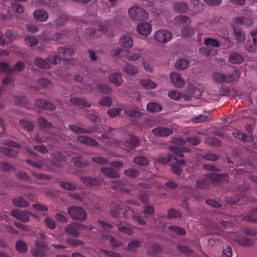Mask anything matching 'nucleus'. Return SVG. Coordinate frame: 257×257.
Returning a JSON list of instances; mask_svg holds the SVG:
<instances>
[{"label": "nucleus", "mask_w": 257, "mask_h": 257, "mask_svg": "<svg viewBox=\"0 0 257 257\" xmlns=\"http://www.w3.org/2000/svg\"><path fill=\"white\" fill-rule=\"evenodd\" d=\"M153 133L159 137H167L173 133V130H152Z\"/></svg>", "instance_id": "39"}, {"label": "nucleus", "mask_w": 257, "mask_h": 257, "mask_svg": "<svg viewBox=\"0 0 257 257\" xmlns=\"http://www.w3.org/2000/svg\"><path fill=\"white\" fill-rule=\"evenodd\" d=\"M126 182L123 180H118L116 182L115 184L112 186L113 189H115L120 191L122 193L130 192V190L127 188H125Z\"/></svg>", "instance_id": "25"}, {"label": "nucleus", "mask_w": 257, "mask_h": 257, "mask_svg": "<svg viewBox=\"0 0 257 257\" xmlns=\"http://www.w3.org/2000/svg\"><path fill=\"white\" fill-rule=\"evenodd\" d=\"M32 254L33 255V256L35 257H46L47 256V252L38 249V248H33L30 250Z\"/></svg>", "instance_id": "60"}, {"label": "nucleus", "mask_w": 257, "mask_h": 257, "mask_svg": "<svg viewBox=\"0 0 257 257\" xmlns=\"http://www.w3.org/2000/svg\"><path fill=\"white\" fill-rule=\"evenodd\" d=\"M140 145V140L136 136L130 135L127 139L123 142V148L128 151L131 152Z\"/></svg>", "instance_id": "6"}, {"label": "nucleus", "mask_w": 257, "mask_h": 257, "mask_svg": "<svg viewBox=\"0 0 257 257\" xmlns=\"http://www.w3.org/2000/svg\"><path fill=\"white\" fill-rule=\"evenodd\" d=\"M235 40L238 43H243L246 39L245 33L239 27L232 26Z\"/></svg>", "instance_id": "13"}, {"label": "nucleus", "mask_w": 257, "mask_h": 257, "mask_svg": "<svg viewBox=\"0 0 257 257\" xmlns=\"http://www.w3.org/2000/svg\"><path fill=\"white\" fill-rule=\"evenodd\" d=\"M0 72L5 74H12L13 71L9 63L2 61L0 62Z\"/></svg>", "instance_id": "42"}, {"label": "nucleus", "mask_w": 257, "mask_h": 257, "mask_svg": "<svg viewBox=\"0 0 257 257\" xmlns=\"http://www.w3.org/2000/svg\"><path fill=\"white\" fill-rule=\"evenodd\" d=\"M66 242L70 245L74 247L81 246L84 245V243L83 241L74 238H68Z\"/></svg>", "instance_id": "57"}, {"label": "nucleus", "mask_w": 257, "mask_h": 257, "mask_svg": "<svg viewBox=\"0 0 257 257\" xmlns=\"http://www.w3.org/2000/svg\"><path fill=\"white\" fill-rule=\"evenodd\" d=\"M124 174L128 177L136 178L140 175V172L136 169L130 168L123 172Z\"/></svg>", "instance_id": "48"}, {"label": "nucleus", "mask_w": 257, "mask_h": 257, "mask_svg": "<svg viewBox=\"0 0 257 257\" xmlns=\"http://www.w3.org/2000/svg\"><path fill=\"white\" fill-rule=\"evenodd\" d=\"M177 249L180 252L185 254L187 256L193 253V251L186 245H178L177 246Z\"/></svg>", "instance_id": "55"}, {"label": "nucleus", "mask_w": 257, "mask_h": 257, "mask_svg": "<svg viewBox=\"0 0 257 257\" xmlns=\"http://www.w3.org/2000/svg\"><path fill=\"white\" fill-rule=\"evenodd\" d=\"M58 53L63 56H72L75 53V50L71 46L70 47H61L58 48Z\"/></svg>", "instance_id": "29"}, {"label": "nucleus", "mask_w": 257, "mask_h": 257, "mask_svg": "<svg viewBox=\"0 0 257 257\" xmlns=\"http://www.w3.org/2000/svg\"><path fill=\"white\" fill-rule=\"evenodd\" d=\"M232 134L234 138L241 140L242 141H248V142L253 141L252 137L248 136L246 134L239 131L232 132Z\"/></svg>", "instance_id": "33"}, {"label": "nucleus", "mask_w": 257, "mask_h": 257, "mask_svg": "<svg viewBox=\"0 0 257 257\" xmlns=\"http://www.w3.org/2000/svg\"><path fill=\"white\" fill-rule=\"evenodd\" d=\"M228 60L231 63L239 64L244 61V58L241 54L234 52L229 55Z\"/></svg>", "instance_id": "15"}, {"label": "nucleus", "mask_w": 257, "mask_h": 257, "mask_svg": "<svg viewBox=\"0 0 257 257\" xmlns=\"http://www.w3.org/2000/svg\"><path fill=\"white\" fill-rule=\"evenodd\" d=\"M126 115L135 118L141 117L143 115V113L136 109L125 108L124 111Z\"/></svg>", "instance_id": "41"}, {"label": "nucleus", "mask_w": 257, "mask_h": 257, "mask_svg": "<svg viewBox=\"0 0 257 257\" xmlns=\"http://www.w3.org/2000/svg\"><path fill=\"white\" fill-rule=\"evenodd\" d=\"M91 161L100 165H105L109 163L108 160L103 157H93L91 158Z\"/></svg>", "instance_id": "59"}, {"label": "nucleus", "mask_w": 257, "mask_h": 257, "mask_svg": "<svg viewBox=\"0 0 257 257\" xmlns=\"http://www.w3.org/2000/svg\"><path fill=\"white\" fill-rule=\"evenodd\" d=\"M177 160L176 157L171 154H167L159 157V160L161 163L166 164Z\"/></svg>", "instance_id": "37"}, {"label": "nucleus", "mask_w": 257, "mask_h": 257, "mask_svg": "<svg viewBox=\"0 0 257 257\" xmlns=\"http://www.w3.org/2000/svg\"><path fill=\"white\" fill-rule=\"evenodd\" d=\"M167 229L170 231V235L172 237H175L176 235L184 236L186 234L185 229L175 225L168 226Z\"/></svg>", "instance_id": "11"}, {"label": "nucleus", "mask_w": 257, "mask_h": 257, "mask_svg": "<svg viewBox=\"0 0 257 257\" xmlns=\"http://www.w3.org/2000/svg\"><path fill=\"white\" fill-rule=\"evenodd\" d=\"M175 161V163L171 165V170L174 174L180 175L182 173V167L185 165L186 162L183 160H178L177 159Z\"/></svg>", "instance_id": "14"}, {"label": "nucleus", "mask_w": 257, "mask_h": 257, "mask_svg": "<svg viewBox=\"0 0 257 257\" xmlns=\"http://www.w3.org/2000/svg\"><path fill=\"white\" fill-rule=\"evenodd\" d=\"M173 37L172 33L165 30H160L154 34V38L157 42L165 43L170 41Z\"/></svg>", "instance_id": "5"}, {"label": "nucleus", "mask_w": 257, "mask_h": 257, "mask_svg": "<svg viewBox=\"0 0 257 257\" xmlns=\"http://www.w3.org/2000/svg\"><path fill=\"white\" fill-rule=\"evenodd\" d=\"M141 242L138 239H135L131 242L128 245L127 249L131 251H135L141 245Z\"/></svg>", "instance_id": "51"}, {"label": "nucleus", "mask_w": 257, "mask_h": 257, "mask_svg": "<svg viewBox=\"0 0 257 257\" xmlns=\"http://www.w3.org/2000/svg\"><path fill=\"white\" fill-rule=\"evenodd\" d=\"M137 31L140 35L147 36L151 32L152 26L148 22L140 23L138 25Z\"/></svg>", "instance_id": "12"}, {"label": "nucleus", "mask_w": 257, "mask_h": 257, "mask_svg": "<svg viewBox=\"0 0 257 257\" xmlns=\"http://www.w3.org/2000/svg\"><path fill=\"white\" fill-rule=\"evenodd\" d=\"M123 215L126 218L132 217L141 225H144L146 224L145 220L140 216V215L130 208H128L123 212Z\"/></svg>", "instance_id": "9"}, {"label": "nucleus", "mask_w": 257, "mask_h": 257, "mask_svg": "<svg viewBox=\"0 0 257 257\" xmlns=\"http://www.w3.org/2000/svg\"><path fill=\"white\" fill-rule=\"evenodd\" d=\"M13 204L17 207L26 208L29 206L28 202L22 197H18L13 199Z\"/></svg>", "instance_id": "27"}, {"label": "nucleus", "mask_w": 257, "mask_h": 257, "mask_svg": "<svg viewBox=\"0 0 257 257\" xmlns=\"http://www.w3.org/2000/svg\"><path fill=\"white\" fill-rule=\"evenodd\" d=\"M0 153L7 156L14 158L16 157L18 154V152L14 149L4 147H0Z\"/></svg>", "instance_id": "36"}, {"label": "nucleus", "mask_w": 257, "mask_h": 257, "mask_svg": "<svg viewBox=\"0 0 257 257\" xmlns=\"http://www.w3.org/2000/svg\"><path fill=\"white\" fill-rule=\"evenodd\" d=\"M80 179L83 184L88 187H92V186H100L102 185L103 182L102 180L101 179L90 176H82Z\"/></svg>", "instance_id": "7"}, {"label": "nucleus", "mask_w": 257, "mask_h": 257, "mask_svg": "<svg viewBox=\"0 0 257 257\" xmlns=\"http://www.w3.org/2000/svg\"><path fill=\"white\" fill-rule=\"evenodd\" d=\"M66 160V157L63 155L61 152H58L55 153V159L52 160V165H55L58 167H61L62 165L61 163L64 162Z\"/></svg>", "instance_id": "23"}, {"label": "nucleus", "mask_w": 257, "mask_h": 257, "mask_svg": "<svg viewBox=\"0 0 257 257\" xmlns=\"http://www.w3.org/2000/svg\"><path fill=\"white\" fill-rule=\"evenodd\" d=\"M213 78L215 81V82L219 83H226L225 78L226 75L220 73H215L213 74Z\"/></svg>", "instance_id": "58"}, {"label": "nucleus", "mask_w": 257, "mask_h": 257, "mask_svg": "<svg viewBox=\"0 0 257 257\" xmlns=\"http://www.w3.org/2000/svg\"><path fill=\"white\" fill-rule=\"evenodd\" d=\"M86 228V226L77 222H72L67 224L64 228L65 231L68 234L74 236L78 237L80 234L81 228Z\"/></svg>", "instance_id": "4"}, {"label": "nucleus", "mask_w": 257, "mask_h": 257, "mask_svg": "<svg viewBox=\"0 0 257 257\" xmlns=\"http://www.w3.org/2000/svg\"><path fill=\"white\" fill-rule=\"evenodd\" d=\"M110 213L112 217L115 219H118L120 217V213H121V209L119 205H116L115 208L111 209L110 210Z\"/></svg>", "instance_id": "62"}, {"label": "nucleus", "mask_w": 257, "mask_h": 257, "mask_svg": "<svg viewBox=\"0 0 257 257\" xmlns=\"http://www.w3.org/2000/svg\"><path fill=\"white\" fill-rule=\"evenodd\" d=\"M33 16L36 20L39 22H44L48 18V14L44 10H38L34 11Z\"/></svg>", "instance_id": "21"}, {"label": "nucleus", "mask_w": 257, "mask_h": 257, "mask_svg": "<svg viewBox=\"0 0 257 257\" xmlns=\"http://www.w3.org/2000/svg\"><path fill=\"white\" fill-rule=\"evenodd\" d=\"M38 84L43 87L50 89L53 86L52 82L47 78H42L38 80Z\"/></svg>", "instance_id": "49"}, {"label": "nucleus", "mask_w": 257, "mask_h": 257, "mask_svg": "<svg viewBox=\"0 0 257 257\" xmlns=\"http://www.w3.org/2000/svg\"><path fill=\"white\" fill-rule=\"evenodd\" d=\"M170 150L177 157H184L183 153L190 152V150L184 147H178L174 146L170 147Z\"/></svg>", "instance_id": "19"}, {"label": "nucleus", "mask_w": 257, "mask_h": 257, "mask_svg": "<svg viewBox=\"0 0 257 257\" xmlns=\"http://www.w3.org/2000/svg\"><path fill=\"white\" fill-rule=\"evenodd\" d=\"M204 43L206 46L214 47H219L221 43L216 39L211 38H207L204 39Z\"/></svg>", "instance_id": "43"}, {"label": "nucleus", "mask_w": 257, "mask_h": 257, "mask_svg": "<svg viewBox=\"0 0 257 257\" xmlns=\"http://www.w3.org/2000/svg\"><path fill=\"white\" fill-rule=\"evenodd\" d=\"M70 101L74 105L77 106H82L86 107H90L91 104L86 101L85 99L81 98L73 97L70 99Z\"/></svg>", "instance_id": "32"}, {"label": "nucleus", "mask_w": 257, "mask_h": 257, "mask_svg": "<svg viewBox=\"0 0 257 257\" xmlns=\"http://www.w3.org/2000/svg\"><path fill=\"white\" fill-rule=\"evenodd\" d=\"M120 45L125 48H131L133 46V40L130 35H124L120 39Z\"/></svg>", "instance_id": "26"}, {"label": "nucleus", "mask_w": 257, "mask_h": 257, "mask_svg": "<svg viewBox=\"0 0 257 257\" xmlns=\"http://www.w3.org/2000/svg\"><path fill=\"white\" fill-rule=\"evenodd\" d=\"M62 58L59 55H50L47 58V60L53 64H56L58 63H60Z\"/></svg>", "instance_id": "63"}, {"label": "nucleus", "mask_w": 257, "mask_h": 257, "mask_svg": "<svg viewBox=\"0 0 257 257\" xmlns=\"http://www.w3.org/2000/svg\"><path fill=\"white\" fill-rule=\"evenodd\" d=\"M140 84L146 89H153L157 87L156 82L152 81L149 79H140L139 81Z\"/></svg>", "instance_id": "24"}, {"label": "nucleus", "mask_w": 257, "mask_h": 257, "mask_svg": "<svg viewBox=\"0 0 257 257\" xmlns=\"http://www.w3.org/2000/svg\"><path fill=\"white\" fill-rule=\"evenodd\" d=\"M28 210H21L19 209H14L12 210V215L24 222H27L30 220V217L28 215Z\"/></svg>", "instance_id": "10"}, {"label": "nucleus", "mask_w": 257, "mask_h": 257, "mask_svg": "<svg viewBox=\"0 0 257 257\" xmlns=\"http://www.w3.org/2000/svg\"><path fill=\"white\" fill-rule=\"evenodd\" d=\"M199 52L200 54L208 57L216 55L217 53V51L212 48L201 47L199 49Z\"/></svg>", "instance_id": "38"}, {"label": "nucleus", "mask_w": 257, "mask_h": 257, "mask_svg": "<svg viewBox=\"0 0 257 257\" xmlns=\"http://www.w3.org/2000/svg\"><path fill=\"white\" fill-rule=\"evenodd\" d=\"M100 171L108 178H118L119 177V173L112 168L102 167L100 169Z\"/></svg>", "instance_id": "17"}, {"label": "nucleus", "mask_w": 257, "mask_h": 257, "mask_svg": "<svg viewBox=\"0 0 257 257\" xmlns=\"http://www.w3.org/2000/svg\"><path fill=\"white\" fill-rule=\"evenodd\" d=\"M238 242L240 245L245 246H249L253 244V241L251 239L244 236L238 238Z\"/></svg>", "instance_id": "47"}, {"label": "nucleus", "mask_w": 257, "mask_h": 257, "mask_svg": "<svg viewBox=\"0 0 257 257\" xmlns=\"http://www.w3.org/2000/svg\"><path fill=\"white\" fill-rule=\"evenodd\" d=\"M67 213L74 220L84 221L87 218L85 210L81 207L73 206L67 208Z\"/></svg>", "instance_id": "2"}, {"label": "nucleus", "mask_w": 257, "mask_h": 257, "mask_svg": "<svg viewBox=\"0 0 257 257\" xmlns=\"http://www.w3.org/2000/svg\"><path fill=\"white\" fill-rule=\"evenodd\" d=\"M35 65L41 69H49L50 65L44 59L40 57H36L34 59Z\"/></svg>", "instance_id": "35"}, {"label": "nucleus", "mask_w": 257, "mask_h": 257, "mask_svg": "<svg viewBox=\"0 0 257 257\" xmlns=\"http://www.w3.org/2000/svg\"><path fill=\"white\" fill-rule=\"evenodd\" d=\"M38 122L41 128H49L52 126V123L49 122L43 116L39 117L38 119Z\"/></svg>", "instance_id": "50"}, {"label": "nucleus", "mask_w": 257, "mask_h": 257, "mask_svg": "<svg viewBox=\"0 0 257 257\" xmlns=\"http://www.w3.org/2000/svg\"><path fill=\"white\" fill-rule=\"evenodd\" d=\"M34 104L37 107L50 111L56 109L55 105L50 101L43 99H38L35 100Z\"/></svg>", "instance_id": "8"}, {"label": "nucleus", "mask_w": 257, "mask_h": 257, "mask_svg": "<svg viewBox=\"0 0 257 257\" xmlns=\"http://www.w3.org/2000/svg\"><path fill=\"white\" fill-rule=\"evenodd\" d=\"M59 184L61 188L65 190L73 191L76 189V187L74 185L67 182L60 181Z\"/></svg>", "instance_id": "64"}, {"label": "nucleus", "mask_w": 257, "mask_h": 257, "mask_svg": "<svg viewBox=\"0 0 257 257\" xmlns=\"http://www.w3.org/2000/svg\"><path fill=\"white\" fill-rule=\"evenodd\" d=\"M16 248L18 252L20 253H25L28 250L26 243L22 240H19L17 241L16 243Z\"/></svg>", "instance_id": "40"}, {"label": "nucleus", "mask_w": 257, "mask_h": 257, "mask_svg": "<svg viewBox=\"0 0 257 257\" xmlns=\"http://www.w3.org/2000/svg\"><path fill=\"white\" fill-rule=\"evenodd\" d=\"M181 216L182 213L178 210L174 209V208L169 209L165 215L160 216L161 218L166 217L168 219H176Z\"/></svg>", "instance_id": "20"}, {"label": "nucleus", "mask_w": 257, "mask_h": 257, "mask_svg": "<svg viewBox=\"0 0 257 257\" xmlns=\"http://www.w3.org/2000/svg\"><path fill=\"white\" fill-rule=\"evenodd\" d=\"M121 111V109L119 107H113L109 109L107 111V113L109 117L114 118L119 115Z\"/></svg>", "instance_id": "54"}, {"label": "nucleus", "mask_w": 257, "mask_h": 257, "mask_svg": "<svg viewBox=\"0 0 257 257\" xmlns=\"http://www.w3.org/2000/svg\"><path fill=\"white\" fill-rule=\"evenodd\" d=\"M163 109L162 106L155 102H149L147 105V110L150 112L155 113L160 112Z\"/></svg>", "instance_id": "28"}, {"label": "nucleus", "mask_w": 257, "mask_h": 257, "mask_svg": "<svg viewBox=\"0 0 257 257\" xmlns=\"http://www.w3.org/2000/svg\"><path fill=\"white\" fill-rule=\"evenodd\" d=\"M121 69L127 75L134 76L139 72L138 67L132 64L126 63L121 67Z\"/></svg>", "instance_id": "18"}, {"label": "nucleus", "mask_w": 257, "mask_h": 257, "mask_svg": "<svg viewBox=\"0 0 257 257\" xmlns=\"http://www.w3.org/2000/svg\"><path fill=\"white\" fill-rule=\"evenodd\" d=\"M173 9L176 12L183 13L187 12L188 6L185 3L176 2L173 4Z\"/></svg>", "instance_id": "31"}, {"label": "nucleus", "mask_w": 257, "mask_h": 257, "mask_svg": "<svg viewBox=\"0 0 257 257\" xmlns=\"http://www.w3.org/2000/svg\"><path fill=\"white\" fill-rule=\"evenodd\" d=\"M128 14L130 17L136 21H144L146 20L148 18V14L147 12L140 7L134 8H131L128 10Z\"/></svg>", "instance_id": "3"}, {"label": "nucleus", "mask_w": 257, "mask_h": 257, "mask_svg": "<svg viewBox=\"0 0 257 257\" xmlns=\"http://www.w3.org/2000/svg\"><path fill=\"white\" fill-rule=\"evenodd\" d=\"M255 213H257V208L255 209H252V214H246L242 217V219L248 222H251L253 223H256L257 220L255 218H254L252 214Z\"/></svg>", "instance_id": "56"}, {"label": "nucleus", "mask_w": 257, "mask_h": 257, "mask_svg": "<svg viewBox=\"0 0 257 257\" xmlns=\"http://www.w3.org/2000/svg\"><path fill=\"white\" fill-rule=\"evenodd\" d=\"M170 77L172 80V83L176 87L182 88L184 86V81L177 73H171Z\"/></svg>", "instance_id": "16"}, {"label": "nucleus", "mask_w": 257, "mask_h": 257, "mask_svg": "<svg viewBox=\"0 0 257 257\" xmlns=\"http://www.w3.org/2000/svg\"><path fill=\"white\" fill-rule=\"evenodd\" d=\"M205 142L209 145L213 147H219L222 144L220 140L214 137H207L205 139Z\"/></svg>", "instance_id": "46"}, {"label": "nucleus", "mask_w": 257, "mask_h": 257, "mask_svg": "<svg viewBox=\"0 0 257 257\" xmlns=\"http://www.w3.org/2000/svg\"><path fill=\"white\" fill-rule=\"evenodd\" d=\"M109 79L110 82L116 86H120L123 82L121 75L119 73H113L109 76Z\"/></svg>", "instance_id": "22"}, {"label": "nucleus", "mask_w": 257, "mask_h": 257, "mask_svg": "<svg viewBox=\"0 0 257 257\" xmlns=\"http://www.w3.org/2000/svg\"><path fill=\"white\" fill-rule=\"evenodd\" d=\"M73 163L75 166L80 168H83L88 166L89 164L88 161L84 159L81 156H78L73 159Z\"/></svg>", "instance_id": "34"}, {"label": "nucleus", "mask_w": 257, "mask_h": 257, "mask_svg": "<svg viewBox=\"0 0 257 257\" xmlns=\"http://www.w3.org/2000/svg\"><path fill=\"white\" fill-rule=\"evenodd\" d=\"M224 198L225 201L227 203L234 205L239 202L240 201V199H242L240 196L239 195H238L237 194H235L233 197L227 196H225Z\"/></svg>", "instance_id": "44"}, {"label": "nucleus", "mask_w": 257, "mask_h": 257, "mask_svg": "<svg viewBox=\"0 0 257 257\" xmlns=\"http://www.w3.org/2000/svg\"><path fill=\"white\" fill-rule=\"evenodd\" d=\"M26 68V65L22 61H19L12 67L13 73L15 71H22Z\"/></svg>", "instance_id": "53"}, {"label": "nucleus", "mask_w": 257, "mask_h": 257, "mask_svg": "<svg viewBox=\"0 0 257 257\" xmlns=\"http://www.w3.org/2000/svg\"><path fill=\"white\" fill-rule=\"evenodd\" d=\"M25 40L27 45L31 47L36 46L38 43L37 39L34 36L26 37Z\"/></svg>", "instance_id": "61"}, {"label": "nucleus", "mask_w": 257, "mask_h": 257, "mask_svg": "<svg viewBox=\"0 0 257 257\" xmlns=\"http://www.w3.org/2000/svg\"><path fill=\"white\" fill-rule=\"evenodd\" d=\"M134 163L137 165L146 166L148 165L149 161L146 157L144 156H138L134 159Z\"/></svg>", "instance_id": "45"}, {"label": "nucleus", "mask_w": 257, "mask_h": 257, "mask_svg": "<svg viewBox=\"0 0 257 257\" xmlns=\"http://www.w3.org/2000/svg\"><path fill=\"white\" fill-rule=\"evenodd\" d=\"M182 32L185 37H191L194 34V30L190 26L186 25L184 26Z\"/></svg>", "instance_id": "52"}, {"label": "nucleus", "mask_w": 257, "mask_h": 257, "mask_svg": "<svg viewBox=\"0 0 257 257\" xmlns=\"http://www.w3.org/2000/svg\"><path fill=\"white\" fill-rule=\"evenodd\" d=\"M189 64L190 62L188 60L182 58L178 60L176 62L175 67L178 70H183L186 69Z\"/></svg>", "instance_id": "30"}, {"label": "nucleus", "mask_w": 257, "mask_h": 257, "mask_svg": "<svg viewBox=\"0 0 257 257\" xmlns=\"http://www.w3.org/2000/svg\"><path fill=\"white\" fill-rule=\"evenodd\" d=\"M203 168L208 171L212 172V173H209L207 176L214 184L221 185L229 182V178L228 175L225 174H220L216 173L219 172L220 169L213 165L206 164L203 165Z\"/></svg>", "instance_id": "1"}]
</instances>
